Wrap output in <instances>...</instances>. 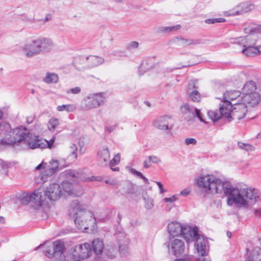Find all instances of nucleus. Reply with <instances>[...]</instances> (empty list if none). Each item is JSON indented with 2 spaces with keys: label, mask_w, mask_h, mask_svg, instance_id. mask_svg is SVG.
<instances>
[{
  "label": "nucleus",
  "mask_w": 261,
  "mask_h": 261,
  "mask_svg": "<svg viewBox=\"0 0 261 261\" xmlns=\"http://www.w3.org/2000/svg\"><path fill=\"white\" fill-rule=\"evenodd\" d=\"M197 186L208 194L223 193L227 197V204L248 208L259 198L257 190L242 186L233 187L230 182L222 180L213 174L201 175L196 179Z\"/></svg>",
  "instance_id": "f257e3e1"
},
{
  "label": "nucleus",
  "mask_w": 261,
  "mask_h": 261,
  "mask_svg": "<svg viewBox=\"0 0 261 261\" xmlns=\"http://www.w3.org/2000/svg\"><path fill=\"white\" fill-rule=\"evenodd\" d=\"M9 143L11 144H25L31 149L51 147L50 142L40 139L39 136L23 127L13 129L9 132Z\"/></svg>",
  "instance_id": "f03ea898"
},
{
  "label": "nucleus",
  "mask_w": 261,
  "mask_h": 261,
  "mask_svg": "<svg viewBox=\"0 0 261 261\" xmlns=\"http://www.w3.org/2000/svg\"><path fill=\"white\" fill-rule=\"evenodd\" d=\"M54 43L49 38L27 39L21 47V52L26 58H30L39 55L49 52Z\"/></svg>",
  "instance_id": "7ed1b4c3"
},
{
  "label": "nucleus",
  "mask_w": 261,
  "mask_h": 261,
  "mask_svg": "<svg viewBox=\"0 0 261 261\" xmlns=\"http://www.w3.org/2000/svg\"><path fill=\"white\" fill-rule=\"evenodd\" d=\"M71 206L74 213V222L79 229L86 230L90 227H94L96 220L91 212L86 211L77 201H73Z\"/></svg>",
  "instance_id": "20e7f679"
},
{
  "label": "nucleus",
  "mask_w": 261,
  "mask_h": 261,
  "mask_svg": "<svg viewBox=\"0 0 261 261\" xmlns=\"http://www.w3.org/2000/svg\"><path fill=\"white\" fill-rule=\"evenodd\" d=\"M107 99L105 92L91 93L85 97L81 102V108L84 110H89L103 105Z\"/></svg>",
  "instance_id": "39448f33"
},
{
  "label": "nucleus",
  "mask_w": 261,
  "mask_h": 261,
  "mask_svg": "<svg viewBox=\"0 0 261 261\" xmlns=\"http://www.w3.org/2000/svg\"><path fill=\"white\" fill-rule=\"evenodd\" d=\"M45 194L44 191L36 190L32 193H24L21 201L24 204H30L35 210H40L45 204Z\"/></svg>",
  "instance_id": "423d86ee"
},
{
  "label": "nucleus",
  "mask_w": 261,
  "mask_h": 261,
  "mask_svg": "<svg viewBox=\"0 0 261 261\" xmlns=\"http://www.w3.org/2000/svg\"><path fill=\"white\" fill-rule=\"evenodd\" d=\"M92 253L91 245L89 243H83L71 248L66 253L67 259L81 258L85 259L89 257Z\"/></svg>",
  "instance_id": "0eeeda50"
},
{
  "label": "nucleus",
  "mask_w": 261,
  "mask_h": 261,
  "mask_svg": "<svg viewBox=\"0 0 261 261\" xmlns=\"http://www.w3.org/2000/svg\"><path fill=\"white\" fill-rule=\"evenodd\" d=\"M258 40V37L254 33H251L246 36H241L237 38H231L230 42L237 44L243 47L250 46H255Z\"/></svg>",
  "instance_id": "6e6552de"
},
{
  "label": "nucleus",
  "mask_w": 261,
  "mask_h": 261,
  "mask_svg": "<svg viewBox=\"0 0 261 261\" xmlns=\"http://www.w3.org/2000/svg\"><path fill=\"white\" fill-rule=\"evenodd\" d=\"M180 109L185 118L187 121H190L195 117H197L200 121L204 122L200 110L196 108L190 106L188 103H185L181 106Z\"/></svg>",
  "instance_id": "1a4fd4ad"
},
{
  "label": "nucleus",
  "mask_w": 261,
  "mask_h": 261,
  "mask_svg": "<svg viewBox=\"0 0 261 261\" xmlns=\"http://www.w3.org/2000/svg\"><path fill=\"white\" fill-rule=\"evenodd\" d=\"M181 238H169L168 246L169 251L175 256L180 255L184 252L185 243Z\"/></svg>",
  "instance_id": "9d476101"
},
{
  "label": "nucleus",
  "mask_w": 261,
  "mask_h": 261,
  "mask_svg": "<svg viewBox=\"0 0 261 261\" xmlns=\"http://www.w3.org/2000/svg\"><path fill=\"white\" fill-rule=\"evenodd\" d=\"M242 96H250L255 93H261V81L257 83L250 81L247 82L241 89Z\"/></svg>",
  "instance_id": "9b49d317"
},
{
  "label": "nucleus",
  "mask_w": 261,
  "mask_h": 261,
  "mask_svg": "<svg viewBox=\"0 0 261 261\" xmlns=\"http://www.w3.org/2000/svg\"><path fill=\"white\" fill-rule=\"evenodd\" d=\"M153 125L158 129L170 130L172 129L173 123L171 117L167 115L160 116L153 121Z\"/></svg>",
  "instance_id": "f8f14e48"
},
{
  "label": "nucleus",
  "mask_w": 261,
  "mask_h": 261,
  "mask_svg": "<svg viewBox=\"0 0 261 261\" xmlns=\"http://www.w3.org/2000/svg\"><path fill=\"white\" fill-rule=\"evenodd\" d=\"M248 112V106L243 101L234 103L231 111L232 119L240 120L246 116Z\"/></svg>",
  "instance_id": "ddd939ff"
},
{
  "label": "nucleus",
  "mask_w": 261,
  "mask_h": 261,
  "mask_svg": "<svg viewBox=\"0 0 261 261\" xmlns=\"http://www.w3.org/2000/svg\"><path fill=\"white\" fill-rule=\"evenodd\" d=\"M64 166V165H61L57 160H51L47 169L40 175L41 181L43 182H45L48 177L52 175L59 168H62Z\"/></svg>",
  "instance_id": "4468645a"
},
{
  "label": "nucleus",
  "mask_w": 261,
  "mask_h": 261,
  "mask_svg": "<svg viewBox=\"0 0 261 261\" xmlns=\"http://www.w3.org/2000/svg\"><path fill=\"white\" fill-rule=\"evenodd\" d=\"M254 8V5L251 2H243L236 6L233 10L230 11L228 15H241L253 10Z\"/></svg>",
  "instance_id": "2eb2a0df"
},
{
  "label": "nucleus",
  "mask_w": 261,
  "mask_h": 261,
  "mask_svg": "<svg viewBox=\"0 0 261 261\" xmlns=\"http://www.w3.org/2000/svg\"><path fill=\"white\" fill-rule=\"evenodd\" d=\"M44 192L45 194V197L47 196L49 200L53 201L59 199L61 195H62L61 187L55 183L50 184L47 187L46 191Z\"/></svg>",
  "instance_id": "dca6fc26"
},
{
  "label": "nucleus",
  "mask_w": 261,
  "mask_h": 261,
  "mask_svg": "<svg viewBox=\"0 0 261 261\" xmlns=\"http://www.w3.org/2000/svg\"><path fill=\"white\" fill-rule=\"evenodd\" d=\"M93 251L95 254L93 261H106L103 258V252L105 249L103 241L99 239H95L92 242Z\"/></svg>",
  "instance_id": "f3484780"
},
{
  "label": "nucleus",
  "mask_w": 261,
  "mask_h": 261,
  "mask_svg": "<svg viewBox=\"0 0 261 261\" xmlns=\"http://www.w3.org/2000/svg\"><path fill=\"white\" fill-rule=\"evenodd\" d=\"M196 249L199 255L204 256L208 254V241L203 236H198L195 244Z\"/></svg>",
  "instance_id": "a211bd4d"
},
{
  "label": "nucleus",
  "mask_w": 261,
  "mask_h": 261,
  "mask_svg": "<svg viewBox=\"0 0 261 261\" xmlns=\"http://www.w3.org/2000/svg\"><path fill=\"white\" fill-rule=\"evenodd\" d=\"M185 226L177 222H172L169 223L168 232L169 234V238L181 237Z\"/></svg>",
  "instance_id": "6ab92c4d"
},
{
  "label": "nucleus",
  "mask_w": 261,
  "mask_h": 261,
  "mask_svg": "<svg viewBox=\"0 0 261 261\" xmlns=\"http://www.w3.org/2000/svg\"><path fill=\"white\" fill-rule=\"evenodd\" d=\"M181 236L186 242L189 243L193 242L195 240H196L197 236L200 235L198 234V228L197 227H192L189 226H185Z\"/></svg>",
  "instance_id": "aec40b11"
},
{
  "label": "nucleus",
  "mask_w": 261,
  "mask_h": 261,
  "mask_svg": "<svg viewBox=\"0 0 261 261\" xmlns=\"http://www.w3.org/2000/svg\"><path fill=\"white\" fill-rule=\"evenodd\" d=\"M241 94L242 92L239 90L228 91L223 93L222 100L229 101L233 105L234 103L242 101L243 96L241 95Z\"/></svg>",
  "instance_id": "412c9836"
},
{
  "label": "nucleus",
  "mask_w": 261,
  "mask_h": 261,
  "mask_svg": "<svg viewBox=\"0 0 261 261\" xmlns=\"http://www.w3.org/2000/svg\"><path fill=\"white\" fill-rule=\"evenodd\" d=\"M232 108L233 105L230 101L222 100L219 107V112L221 113L222 117L226 118L229 121H230L232 119L231 116Z\"/></svg>",
  "instance_id": "4be33fe9"
},
{
  "label": "nucleus",
  "mask_w": 261,
  "mask_h": 261,
  "mask_svg": "<svg viewBox=\"0 0 261 261\" xmlns=\"http://www.w3.org/2000/svg\"><path fill=\"white\" fill-rule=\"evenodd\" d=\"M242 101L244 102L248 107L254 108L261 102V93H255L250 96H243Z\"/></svg>",
  "instance_id": "5701e85b"
},
{
  "label": "nucleus",
  "mask_w": 261,
  "mask_h": 261,
  "mask_svg": "<svg viewBox=\"0 0 261 261\" xmlns=\"http://www.w3.org/2000/svg\"><path fill=\"white\" fill-rule=\"evenodd\" d=\"M97 158L99 163L102 166L108 165L110 161V154L107 147L100 149L97 153Z\"/></svg>",
  "instance_id": "b1692460"
},
{
  "label": "nucleus",
  "mask_w": 261,
  "mask_h": 261,
  "mask_svg": "<svg viewBox=\"0 0 261 261\" xmlns=\"http://www.w3.org/2000/svg\"><path fill=\"white\" fill-rule=\"evenodd\" d=\"M61 189L62 190V193L63 194L71 195L75 196H79L82 194V193L79 194L74 193L73 190V186L68 181H63L61 186Z\"/></svg>",
  "instance_id": "393cba45"
},
{
  "label": "nucleus",
  "mask_w": 261,
  "mask_h": 261,
  "mask_svg": "<svg viewBox=\"0 0 261 261\" xmlns=\"http://www.w3.org/2000/svg\"><path fill=\"white\" fill-rule=\"evenodd\" d=\"M176 39L180 44L183 46L196 45L202 43L201 40L199 39H194L191 38L177 37Z\"/></svg>",
  "instance_id": "a878e982"
},
{
  "label": "nucleus",
  "mask_w": 261,
  "mask_h": 261,
  "mask_svg": "<svg viewBox=\"0 0 261 261\" xmlns=\"http://www.w3.org/2000/svg\"><path fill=\"white\" fill-rule=\"evenodd\" d=\"M88 66L93 67L102 64L105 60L102 57L96 56H89L86 57Z\"/></svg>",
  "instance_id": "bb28decb"
},
{
  "label": "nucleus",
  "mask_w": 261,
  "mask_h": 261,
  "mask_svg": "<svg viewBox=\"0 0 261 261\" xmlns=\"http://www.w3.org/2000/svg\"><path fill=\"white\" fill-rule=\"evenodd\" d=\"M116 248L112 244H108L105 248L103 252V258L105 259V256L108 258L113 259L115 257L116 254Z\"/></svg>",
  "instance_id": "cd10ccee"
},
{
  "label": "nucleus",
  "mask_w": 261,
  "mask_h": 261,
  "mask_svg": "<svg viewBox=\"0 0 261 261\" xmlns=\"http://www.w3.org/2000/svg\"><path fill=\"white\" fill-rule=\"evenodd\" d=\"M115 236L116 241L119 243L124 242L125 241H129L126 238V234L124 232L123 228L120 226H118L115 228Z\"/></svg>",
  "instance_id": "c85d7f7f"
},
{
  "label": "nucleus",
  "mask_w": 261,
  "mask_h": 261,
  "mask_svg": "<svg viewBox=\"0 0 261 261\" xmlns=\"http://www.w3.org/2000/svg\"><path fill=\"white\" fill-rule=\"evenodd\" d=\"M129 241L119 243V252L121 257H126L130 254V249L129 247Z\"/></svg>",
  "instance_id": "c756f323"
},
{
  "label": "nucleus",
  "mask_w": 261,
  "mask_h": 261,
  "mask_svg": "<svg viewBox=\"0 0 261 261\" xmlns=\"http://www.w3.org/2000/svg\"><path fill=\"white\" fill-rule=\"evenodd\" d=\"M121 191L123 194H132L135 193V190L133 184L126 181L122 185Z\"/></svg>",
  "instance_id": "7c9ffc66"
},
{
  "label": "nucleus",
  "mask_w": 261,
  "mask_h": 261,
  "mask_svg": "<svg viewBox=\"0 0 261 261\" xmlns=\"http://www.w3.org/2000/svg\"><path fill=\"white\" fill-rule=\"evenodd\" d=\"M241 52L245 55L249 57L254 56L258 55L257 46H250L243 47Z\"/></svg>",
  "instance_id": "2f4dec72"
},
{
  "label": "nucleus",
  "mask_w": 261,
  "mask_h": 261,
  "mask_svg": "<svg viewBox=\"0 0 261 261\" xmlns=\"http://www.w3.org/2000/svg\"><path fill=\"white\" fill-rule=\"evenodd\" d=\"M58 75L55 73L47 72L43 78V81L46 84L57 83L58 82Z\"/></svg>",
  "instance_id": "473e14b6"
},
{
  "label": "nucleus",
  "mask_w": 261,
  "mask_h": 261,
  "mask_svg": "<svg viewBox=\"0 0 261 261\" xmlns=\"http://www.w3.org/2000/svg\"><path fill=\"white\" fill-rule=\"evenodd\" d=\"M180 27L179 24L170 27H161L158 28V31L160 33L171 32L179 30Z\"/></svg>",
  "instance_id": "72a5a7b5"
},
{
  "label": "nucleus",
  "mask_w": 261,
  "mask_h": 261,
  "mask_svg": "<svg viewBox=\"0 0 261 261\" xmlns=\"http://www.w3.org/2000/svg\"><path fill=\"white\" fill-rule=\"evenodd\" d=\"M143 199L145 203V207L147 210L151 209L153 206V200L147 195V193L143 194Z\"/></svg>",
  "instance_id": "f704fd0d"
},
{
  "label": "nucleus",
  "mask_w": 261,
  "mask_h": 261,
  "mask_svg": "<svg viewBox=\"0 0 261 261\" xmlns=\"http://www.w3.org/2000/svg\"><path fill=\"white\" fill-rule=\"evenodd\" d=\"M238 146L240 149L247 152H252L255 150V147L251 144L241 141L238 142Z\"/></svg>",
  "instance_id": "c9c22d12"
},
{
  "label": "nucleus",
  "mask_w": 261,
  "mask_h": 261,
  "mask_svg": "<svg viewBox=\"0 0 261 261\" xmlns=\"http://www.w3.org/2000/svg\"><path fill=\"white\" fill-rule=\"evenodd\" d=\"M207 115L213 121H216L222 117L219 110H210L207 112Z\"/></svg>",
  "instance_id": "e433bc0d"
},
{
  "label": "nucleus",
  "mask_w": 261,
  "mask_h": 261,
  "mask_svg": "<svg viewBox=\"0 0 261 261\" xmlns=\"http://www.w3.org/2000/svg\"><path fill=\"white\" fill-rule=\"evenodd\" d=\"M59 125V120L57 118H53L48 121L47 127L50 131L54 132Z\"/></svg>",
  "instance_id": "4c0bfd02"
},
{
  "label": "nucleus",
  "mask_w": 261,
  "mask_h": 261,
  "mask_svg": "<svg viewBox=\"0 0 261 261\" xmlns=\"http://www.w3.org/2000/svg\"><path fill=\"white\" fill-rule=\"evenodd\" d=\"M75 109V107L73 105H63L59 106L57 108V110L58 111H66L68 112H73Z\"/></svg>",
  "instance_id": "58836bf2"
},
{
  "label": "nucleus",
  "mask_w": 261,
  "mask_h": 261,
  "mask_svg": "<svg viewBox=\"0 0 261 261\" xmlns=\"http://www.w3.org/2000/svg\"><path fill=\"white\" fill-rule=\"evenodd\" d=\"M120 161V154L119 153H117L116 154L114 158L112 160H110L109 161V163H110V166H111V168L112 169V170L113 171H118V168H113V167L115 166V165H116L117 164H118L119 162Z\"/></svg>",
  "instance_id": "ea45409f"
},
{
  "label": "nucleus",
  "mask_w": 261,
  "mask_h": 261,
  "mask_svg": "<svg viewBox=\"0 0 261 261\" xmlns=\"http://www.w3.org/2000/svg\"><path fill=\"white\" fill-rule=\"evenodd\" d=\"M189 98L194 102H199L200 100V95L197 91L194 90L190 93Z\"/></svg>",
  "instance_id": "a19ab883"
},
{
  "label": "nucleus",
  "mask_w": 261,
  "mask_h": 261,
  "mask_svg": "<svg viewBox=\"0 0 261 261\" xmlns=\"http://www.w3.org/2000/svg\"><path fill=\"white\" fill-rule=\"evenodd\" d=\"M88 143V139L82 138L79 140L80 151L83 153L86 149V145Z\"/></svg>",
  "instance_id": "79ce46f5"
},
{
  "label": "nucleus",
  "mask_w": 261,
  "mask_h": 261,
  "mask_svg": "<svg viewBox=\"0 0 261 261\" xmlns=\"http://www.w3.org/2000/svg\"><path fill=\"white\" fill-rule=\"evenodd\" d=\"M8 166L0 159V174H6L7 172Z\"/></svg>",
  "instance_id": "37998d69"
},
{
  "label": "nucleus",
  "mask_w": 261,
  "mask_h": 261,
  "mask_svg": "<svg viewBox=\"0 0 261 261\" xmlns=\"http://www.w3.org/2000/svg\"><path fill=\"white\" fill-rule=\"evenodd\" d=\"M148 159L151 161V163L159 164L162 162L161 159L156 155H150Z\"/></svg>",
  "instance_id": "c03bdc74"
},
{
  "label": "nucleus",
  "mask_w": 261,
  "mask_h": 261,
  "mask_svg": "<svg viewBox=\"0 0 261 261\" xmlns=\"http://www.w3.org/2000/svg\"><path fill=\"white\" fill-rule=\"evenodd\" d=\"M81 92V89L79 87H75L67 90V94H78Z\"/></svg>",
  "instance_id": "a18cd8bd"
},
{
  "label": "nucleus",
  "mask_w": 261,
  "mask_h": 261,
  "mask_svg": "<svg viewBox=\"0 0 261 261\" xmlns=\"http://www.w3.org/2000/svg\"><path fill=\"white\" fill-rule=\"evenodd\" d=\"M22 20L27 24H33L35 22V19L33 17L29 16L27 15L23 16Z\"/></svg>",
  "instance_id": "49530a36"
},
{
  "label": "nucleus",
  "mask_w": 261,
  "mask_h": 261,
  "mask_svg": "<svg viewBox=\"0 0 261 261\" xmlns=\"http://www.w3.org/2000/svg\"><path fill=\"white\" fill-rule=\"evenodd\" d=\"M139 47V43L137 41H132L129 43L127 46V49L128 50H132L136 49Z\"/></svg>",
  "instance_id": "de8ad7c7"
},
{
  "label": "nucleus",
  "mask_w": 261,
  "mask_h": 261,
  "mask_svg": "<svg viewBox=\"0 0 261 261\" xmlns=\"http://www.w3.org/2000/svg\"><path fill=\"white\" fill-rule=\"evenodd\" d=\"M68 174L70 177H73L76 178H80V172L78 171H70L68 172Z\"/></svg>",
  "instance_id": "09e8293b"
},
{
  "label": "nucleus",
  "mask_w": 261,
  "mask_h": 261,
  "mask_svg": "<svg viewBox=\"0 0 261 261\" xmlns=\"http://www.w3.org/2000/svg\"><path fill=\"white\" fill-rule=\"evenodd\" d=\"M193 258V256L187 255L180 258L176 259L174 261H192Z\"/></svg>",
  "instance_id": "8fccbe9b"
},
{
  "label": "nucleus",
  "mask_w": 261,
  "mask_h": 261,
  "mask_svg": "<svg viewBox=\"0 0 261 261\" xmlns=\"http://www.w3.org/2000/svg\"><path fill=\"white\" fill-rule=\"evenodd\" d=\"M177 200V197L176 195H173L169 198H165L164 201L166 202L172 203Z\"/></svg>",
  "instance_id": "3c124183"
},
{
  "label": "nucleus",
  "mask_w": 261,
  "mask_h": 261,
  "mask_svg": "<svg viewBox=\"0 0 261 261\" xmlns=\"http://www.w3.org/2000/svg\"><path fill=\"white\" fill-rule=\"evenodd\" d=\"M185 142L186 145L195 144L196 143V140L194 138H187Z\"/></svg>",
  "instance_id": "603ef678"
},
{
  "label": "nucleus",
  "mask_w": 261,
  "mask_h": 261,
  "mask_svg": "<svg viewBox=\"0 0 261 261\" xmlns=\"http://www.w3.org/2000/svg\"><path fill=\"white\" fill-rule=\"evenodd\" d=\"M77 150V147L74 144H71L69 147V151L73 154H75Z\"/></svg>",
  "instance_id": "864d4df0"
},
{
  "label": "nucleus",
  "mask_w": 261,
  "mask_h": 261,
  "mask_svg": "<svg viewBox=\"0 0 261 261\" xmlns=\"http://www.w3.org/2000/svg\"><path fill=\"white\" fill-rule=\"evenodd\" d=\"M131 172L132 174L137 176H138L140 178L142 177V176H143V174H142L141 172L138 171L134 169H131Z\"/></svg>",
  "instance_id": "5fc2aeb1"
},
{
  "label": "nucleus",
  "mask_w": 261,
  "mask_h": 261,
  "mask_svg": "<svg viewBox=\"0 0 261 261\" xmlns=\"http://www.w3.org/2000/svg\"><path fill=\"white\" fill-rule=\"evenodd\" d=\"M151 165V161L148 159V160H145L143 162L144 167L145 168H149Z\"/></svg>",
  "instance_id": "6e6d98bb"
},
{
  "label": "nucleus",
  "mask_w": 261,
  "mask_h": 261,
  "mask_svg": "<svg viewBox=\"0 0 261 261\" xmlns=\"http://www.w3.org/2000/svg\"><path fill=\"white\" fill-rule=\"evenodd\" d=\"M116 127V125L108 126L106 127V130L108 133H110L112 132Z\"/></svg>",
  "instance_id": "4d7b16f0"
},
{
  "label": "nucleus",
  "mask_w": 261,
  "mask_h": 261,
  "mask_svg": "<svg viewBox=\"0 0 261 261\" xmlns=\"http://www.w3.org/2000/svg\"><path fill=\"white\" fill-rule=\"evenodd\" d=\"M217 22V19L215 18L206 19L205 20V22L207 24H213Z\"/></svg>",
  "instance_id": "13d9d810"
},
{
  "label": "nucleus",
  "mask_w": 261,
  "mask_h": 261,
  "mask_svg": "<svg viewBox=\"0 0 261 261\" xmlns=\"http://www.w3.org/2000/svg\"><path fill=\"white\" fill-rule=\"evenodd\" d=\"M156 184L159 186V188L160 190V193H164L165 191V190L163 188V184L161 182H160V181H156Z\"/></svg>",
  "instance_id": "bf43d9fd"
},
{
  "label": "nucleus",
  "mask_w": 261,
  "mask_h": 261,
  "mask_svg": "<svg viewBox=\"0 0 261 261\" xmlns=\"http://www.w3.org/2000/svg\"><path fill=\"white\" fill-rule=\"evenodd\" d=\"M189 193H190V191L187 189H185L182 190L180 192V194L184 196H188L189 194Z\"/></svg>",
  "instance_id": "052dcab7"
},
{
  "label": "nucleus",
  "mask_w": 261,
  "mask_h": 261,
  "mask_svg": "<svg viewBox=\"0 0 261 261\" xmlns=\"http://www.w3.org/2000/svg\"><path fill=\"white\" fill-rule=\"evenodd\" d=\"M34 119V117L33 116H30L27 117V122L28 123L30 124L32 123Z\"/></svg>",
  "instance_id": "680f3d73"
},
{
  "label": "nucleus",
  "mask_w": 261,
  "mask_h": 261,
  "mask_svg": "<svg viewBox=\"0 0 261 261\" xmlns=\"http://www.w3.org/2000/svg\"><path fill=\"white\" fill-rule=\"evenodd\" d=\"M44 168V164L43 163L40 164L37 167H36L35 169L36 170H40L41 169H43Z\"/></svg>",
  "instance_id": "e2e57ef3"
},
{
  "label": "nucleus",
  "mask_w": 261,
  "mask_h": 261,
  "mask_svg": "<svg viewBox=\"0 0 261 261\" xmlns=\"http://www.w3.org/2000/svg\"><path fill=\"white\" fill-rule=\"evenodd\" d=\"M254 213L257 216H261V208L258 209H255L254 210Z\"/></svg>",
  "instance_id": "0e129e2a"
},
{
  "label": "nucleus",
  "mask_w": 261,
  "mask_h": 261,
  "mask_svg": "<svg viewBox=\"0 0 261 261\" xmlns=\"http://www.w3.org/2000/svg\"><path fill=\"white\" fill-rule=\"evenodd\" d=\"M105 182L106 184L110 185H114L115 184V182L113 180H106Z\"/></svg>",
  "instance_id": "69168bd1"
},
{
  "label": "nucleus",
  "mask_w": 261,
  "mask_h": 261,
  "mask_svg": "<svg viewBox=\"0 0 261 261\" xmlns=\"http://www.w3.org/2000/svg\"><path fill=\"white\" fill-rule=\"evenodd\" d=\"M189 85L190 87L194 88L195 87V82L194 81H191L189 83Z\"/></svg>",
  "instance_id": "338daca9"
},
{
  "label": "nucleus",
  "mask_w": 261,
  "mask_h": 261,
  "mask_svg": "<svg viewBox=\"0 0 261 261\" xmlns=\"http://www.w3.org/2000/svg\"><path fill=\"white\" fill-rule=\"evenodd\" d=\"M217 19L216 22H223L225 21V19L223 18H216Z\"/></svg>",
  "instance_id": "774afa93"
}]
</instances>
